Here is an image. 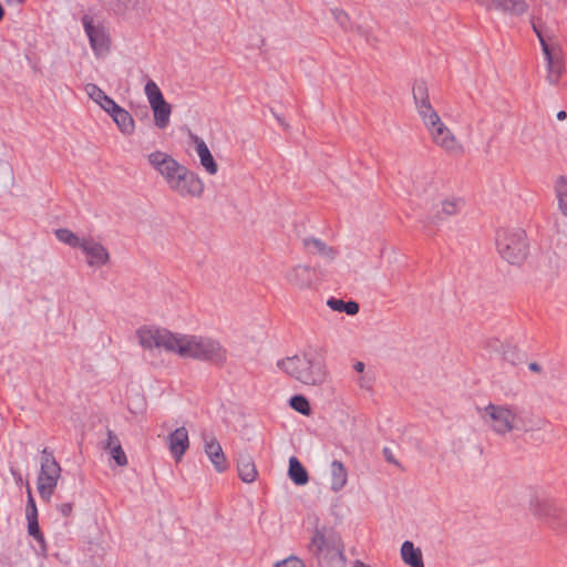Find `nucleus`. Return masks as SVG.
<instances>
[{
	"instance_id": "6ab92c4d",
	"label": "nucleus",
	"mask_w": 567,
	"mask_h": 567,
	"mask_svg": "<svg viewBox=\"0 0 567 567\" xmlns=\"http://www.w3.org/2000/svg\"><path fill=\"white\" fill-rule=\"evenodd\" d=\"M196 148V153L199 157L200 165L205 168L206 173L209 175H215L218 171L217 163L215 162L208 146L197 135H190Z\"/></svg>"
},
{
	"instance_id": "423d86ee",
	"label": "nucleus",
	"mask_w": 567,
	"mask_h": 567,
	"mask_svg": "<svg viewBox=\"0 0 567 567\" xmlns=\"http://www.w3.org/2000/svg\"><path fill=\"white\" fill-rule=\"evenodd\" d=\"M497 251L512 265H520L528 256V240L522 228H502L496 236Z\"/></svg>"
},
{
	"instance_id": "f3484780",
	"label": "nucleus",
	"mask_w": 567,
	"mask_h": 567,
	"mask_svg": "<svg viewBox=\"0 0 567 567\" xmlns=\"http://www.w3.org/2000/svg\"><path fill=\"white\" fill-rule=\"evenodd\" d=\"M302 246L307 254L313 257H318L322 259L324 262L334 261L339 255L338 250L334 247L315 237L305 238L302 241Z\"/></svg>"
},
{
	"instance_id": "ea45409f",
	"label": "nucleus",
	"mask_w": 567,
	"mask_h": 567,
	"mask_svg": "<svg viewBox=\"0 0 567 567\" xmlns=\"http://www.w3.org/2000/svg\"><path fill=\"white\" fill-rule=\"evenodd\" d=\"M59 512L62 514V516L68 517L71 515L73 511V506L70 503H63L59 506Z\"/></svg>"
},
{
	"instance_id": "e433bc0d",
	"label": "nucleus",
	"mask_w": 567,
	"mask_h": 567,
	"mask_svg": "<svg viewBox=\"0 0 567 567\" xmlns=\"http://www.w3.org/2000/svg\"><path fill=\"white\" fill-rule=\"evenodd\" d=\"M272 567H306L303 560L298 556L291 555L274 564Z\"/></svg>"
},
{
	"instance_id": "393cba45",
	"label": "nucleus",
	"mask_w": 567,
	"mask_h": 567,
	"mask_svg": "<svg viewBox=\"0 0 567 567\" xmlns=\"http://www.w3.org/2000/svg\"><path fill=\"white\" fill-rule=\"evenodd\" d=\"M330 483L333 492H340L348 483V471L340 461L334 460L330 465Z\"/></svg>"
},
{
	"instance_id": "a211bd4d",
	"label": "nucleus",
	"mask_w": 567,
	"mask_h": 567,
	"mask_svg": "<svg viewBox=\"0 0 567 567\" xmlns=\"http://www.w3.org/2000/svg\"><path fill=\"white\" fill-rule=\"evenodd\" d=\"M204 451L218 473H223L227 470L228 463L221 445L216 437L209 436L205 439Z\"/></svg>"
},
{
	"instance_id": "37998d69",
	"label": "nucleus",
	"mask_w": 567,
	"mask_h": 567,
	"mask_svg": "<svg viewBox=\"0 0 567 567\" xmlns=\"http://www.w3.org/2000/svg\"><path fill=\"white\" fill-rule=\"evenodd\" d=\"M529 370L532 371H535V372H539L540 368L537 363L533 362L529 364Z\"/></svg>"
},
{
	"instance_id": "a19ab883",
	"label": "nucleus",
	"mask_w": 567,
	"mask_h": 567,
	"mask_svg": "<svg viewBox=\"0 0 567 567\" xmlns=\"http://www.w3.org/2000/svg\"><path fill=\"white\" fill-rule=\"evenodd\" d=\"M353 368H354V370H355L357 372H363V370H364V363H363V362H361V361H358V362H355V363H354Z\"/></svg>"
},
{
	"instance_id": "0eeeda50",
	"label": "nucleus",
	"mask_w": 567,
	"mask_h": 567,
	"mask_svg": "<svg viewBox=\"0 0 567 567\" xmlns=\"http://www.w3.org/2000/svg\"><path fill=\"white\" fill-rule=\"evenodd\" d=\"M61 478V467L50 453L43 452L40 463V472L37 480V487L41 498L49 502Z\"/></svg>"
},
{
	"instance_id": "9d476101",
	"label": "nucleus",
	"mask_w": 567,
	"mask_h": 567,
	"mask_svg": "<svg viewBox=\"0 0 567 567\" xmlns=\"http://www.w3.org/2000/svg\"><path fill=\"white\" fill-rule=\"evenodd\" d=\"M543 53L546 61V80L551 85H557L565 71V56L560 44L543 42Z\"/></svg>"
},
{
	"instance_id": "39448f33",
	"label": "nucleus",
	"mask_w": 567,
	"mask_h": 567,
	"mask_svg": "<svg viewBox=\"0 0 567 567\" xmlns=\"http://www.w3.org/2000/svg\"><path fill=\"white\" fill-rule=\"evenodd\" d=\"M480 415L488 430L497 436H506L519 429L520 416L515 405L489 402Z\"/></svg>"
},
{
	"instance_id": "f704fd0d",
	"label": "nucleus",
	"mask_w": 567,
	"mask_h": 567,
	"mask_svg": "<svg viewBox=\"0 0 567 567\" xmlns=\"http://www.w3.org/2000/svg\"><path fill=\"white\" fill-rule=\"evenodd\" d=\"M27 520H28L29 535L32 536L34 539H37L40 543L42 549H45L47 544H45L44 536H43L42 532L40 530L38 517H27Z\"/></svg>"
},
{
	"instance_id": "f8f14e48",
	"label": "nucleus",
	"mask_w": 567,
	"mask_h": 567,
	"mask_svg": "<svg viewBox=\"0 0 567 567\" xmlns=\"http://www.w3.org/2000/svg\"><path fill=\"white\" fill-rule=\"evenodd\" d=\"M284 278L289 287L299 291L313 288L316 281L313 269L305 264H297L288 268Z\"/></svg>"
},
{
	"instance_id": "20e7f679",
	"label": "nucleus",
	"mask_w": 567,
	"mask_h": 567,
	"mask_svg": "<svg viewBox=\"0 0 567 567\" xmlns=\"http://www.w3.org/2000/svg\"><path fill=\"white\" fill-rule=\"evenodd\" d=\"M308 549L327 566L342 567L344 564L342 542L326 526H316Z\"/></svg>"
},
{
	"instance_id": "c9c22d12",
	"label": "nucleus",
	"mask_w": 567,
	"mask_h": 567,
	"mask_svg": "<svg viewBox=\"0 0 567 567\" xmlns=\"http://www.w3.org/2000/svg\"><path fill=\"white\" fill-rule=\"evenodd\" d=\"M290 406L302 415H309L311 412L309 401L303 395L292 396L290 399Z\"/></svg>"
},
{
	"instance_id": "79ce46f5",
	"label": "nucleus",
	"mask_w": 567,
	"mask_h": 567,
	"mask_svg": "<svg viewBox=\"0 0 567 567\" xmlns=\"http://www.w3.org/2000/svg\"><path fill=\"white\" fill-rule=\"evenodd\" d=\"M556 116L559 121H563L567 117V113L565 111H559Z\"/></svg>"
},
{
	"instance_id": "9b49d317",
	"label": "nucleus",
	"mask_w": 567,
	"mask_h": 567,
	"mask_svg": "<svg viewBox=\"0 0 567 567\" xmlns=\"http://www.w3.org/2000/svg\"><path fill=\"white\" fill-rule=\"evenodd\" d=\"M80 250L84 256L85 264L92 269H101L111 261L109 249L91 236H83Z\"/></svg>"
},
{
	"instance_id": "a878e982",
	"label": "nucleus",
	"mask_w": 567,
	"mask_h": 567,
	"mask_svg": "<svg viewBox=\"0 0 567 567\" xmlns=\"http://www.w3.org/2000/svg\"><path fill=\"white\" fill-rule=\"evenodd\" d=\"M288 476L296 485L299 486L306 485L309 482L307 470L296 456H291L289 458Z\"/></svg>"
},
{
	"instance_id": "412c9836",
	"label": "nucleus",
	"mask_w": 567,
	"mask_h": 567,
	"mask_svg": "<svg viewBox=\"0 0 567 567\" xmlns=\"http://www.w3.org/2000/svg\"><path fill=\"white\" fill-rule=\"evenodd\" d=\"M237 471L240 480L245 483H252L258 476L255 462L249 454H240L237 462Z\"/></svg>"
},
{
	"instance_id": "cd10ccee",
	"label": "nucleus",
	"mask_w": 567,
	"mask_h": 567,
	"mask_svg": "<svg viewBox=\"0 0 567 567\" xmlns=\"http://www.w3.org/2000/svg\"><path fill=\"white\" fill-rule=\"evenodd\" d=\"M327 306L337 312H346L349 316H355L359 312V305L355 301H343L337 298H329Z\"/></svg>"
},
{
	"instance_id": "aec40b11",
	"label": "nucleus",
	"mask_w": 567,
	"mask_h": 567,
	"mask_svg": "<svg viewBox=\"0 0 567 567\" xmlns=\"http://www.w3.org/2000/svg\"><path fill=\"white\" fill-rule=\"evenodd\" d=\"M113 118L118 130L125 135H132L135 131V122L132 115L117 103L107 113Z\"/></svg>"
},
{
	"instance_id": "58836bf2",
	"label": "nucleus",
	"mask_w": 567,
	"mask_h": 567,
	"mask_svg": "<svg viewBox=\"0 0 567 567\" xmlns=\"http://www.w3.org/2000/svg\"><path fill=\"white\" fill-rule=\"evenodd\" d=\"M534 31L539 40L540 47L543 48V42L548 44H560L557 38L553 34H544L539 29L534 27Z\"/></svg>"
},
{
	"instance_id": "f257e3e1",
	"label": "nucleus",
	"mask_w": 567,
	"mask_h": 567,
	"mask_svg": "<svg viewBox=\"0 0 567 567\" xmlns=\"http://www.w3.org/2000/svg\"><path fill=\"white\" fill-rule=\"evenodd\" d=\"M135 334L144 350H162L182 359L218 364L227 359L226 349L212 337L175 332L157 326H143L136 330Z\"/></svg>"
},
{
	"instance_id": "b1692460",
	"label": "nucleus",
	"mask_w": 567,
	"mask_h": 567,
	"mask_svg": "<svg viewBox=\"0 0 567 567\" xmlns=\"http://www.w3.org/2000/svg\"><path fill=\"white\" fill-rule=\"evenodd\" d=\"M401 558L410 567H424L422 551L410 540L401 546Z\"/></svg>"
},
{
	"instance_id": "c85d7f7f",
	"label": "nucleus",
	"mask_w": 567,
	"mask_h": 567,
	"mask_svg": "<svg viewBox=\"0 0 567 567\" xmlns=\"http://www.w3.org/2000/svg\"><path fill=\"white\" fill-rule=\"evenodd\" d=\"M351 32L357 33L370 47H377L380 42L378 32L372 25L355 24Z\"/></svg>"
},
{
	"instance_id": "c756f323",
	"label": "nucleus",
	"mask_w": 567,
	"mask_h": 567,
	"mask_svg": "<svg viewBox=\"0 0 567 567\" xmlns=\"http://www.w3.org/2000/svg\"><path fill=\"white\" fill-rule=\"evenodd\" d=\"M55 237L59 241L72 247V248H79L82 245L83 236L80 237L72 230L68 228H60L55 230Z\"/></svg>"
},
{
	"instance_id": "4be33fe9",
	"label": "nucleus",
	"mask_w": 567,
	"mask_h": 567,
	"mask_svg": "<svg viewBox=\"0 0 567 567\" xmlns=\"http://www.w3.org/2000/svg\"><path fill=\"white\" fill-rule=\"evenodd\" d=\"M85 92L89 97L100 105L106 113L114 109L116 102L111 99L106 93L96 84L89 83L85 85Z\"/></svg>"
},
{
	"instance_id": "7ed1b4c3",
	"label": "nucleus",
	"mask_w": 567,
	"mask_h": 567,
	"mask_svg": "<svg viewBox=\"0 0 567 567\" xmlns=\"http://www.w3.org/2000/svg\"><path fill=\"white\" fill-rule=\"evenodd\" d=\"M276 365L281 372L305 385H322L329 377L324 360L312 353L285 357L279 359Z\"/></svg>"
},
{
	"instance_id": "473e14b6",
	"label": "nucleus",
	"mask_w": 567,
	"mask_h": 567,
	"mask_svg": "<svg viewBox=\"0 0 567 567\" xmlns=\"http://www.w3.org/2000/svg\"><path fill=\"white\" fill-rule=\"evenodd\" d=\"M331 16L334 20V22L346 32H350L353 29V24L351 22V19L349 14L339 8H334L331 10Z\"/></svg>"
},
{
	"instance_id": "c03bdc74",
	"label": "nucleus",
	"mask_w": 567,
	"mask_h": 567,
	"mask_svg": "<svg viewBox=\"0 0 567 567\" xmlns=\"http://www.w3.org/2000/svg\"><path fill=\"white\" fill-rule=\"evenodd\" d=\"M352 567H369V566L367 564H364L363 561H361V560H355L353 563Z\"/></svg>"
},
{
	"instance_id": "4468645a",
	"label": "nucleus",
	"mask_w": 567,
	"mask_h": 567,
	"mask_svg": "<svg viewBox=\"0 0 567 567\" xmlns=\"http://www.w3.org/2000/svg\"><path fill=\"white\" fill-rule=\"evenodd\" d=\"M150 163L165 177H185L186 168L179 165L171 155L164 152H154L148 156Z\"/></svg>"
},
{
	"instance_id": "5701e85b",
	"label": "nucleus",
	"mask_w": 567,
	"mask_h": 567,
	"mask_svg": "<svg viewBox=\"0 0 567 567\" xmlns=\"http://www.w3.org/2000/svg\"><path fill=\"white\" fill-rule=\"evenodd\" d=\"M106 450L118 466H126L128 461L121 441L112 431L107 432Z\"/></svg>"
},
{
	"instance_id": "bb28decb",
	"label": "nucleus",
	"mask_w": 567,
	"mask_h": 567,
	"mask_svg": "<svg viewBox=\"0 0 567 567\" xmlns=\"http://www.w3.org/2000/svg\"><path fill=\"white\" fill-rule=\"evenodd\" d=\"M151 109L154 114L155 125L158 128H165L168 125L171 118V105L164 100L161 103L151 105Z\"/></svg>"
},
{
	"instance_id": "72a5a7b5",
	"label": "nucleus",
	"mask_w": 567,
	"mask_h": 567,
	"mask_svg": "<svg viewBox=\"0 0 567 567\" xmlns=\"http://www.w3.org/2000/svg\"><path fill=\"white\" fill-rule=\"evenodd\" d=\"M144 92L150 103V106L156 103H161L165 100L158 85L152 80L147 81V83L145 84Z\"/></svg>"
},
{
	"instance_id": "f03ea898",
	"label": "nucleus",
	"mask_w": 567,
	"mask_h": 567,
	"mask_svg": "<svg viewBox=\"0 0 567 567\" xmlns=\"http://www.w3.org/2000/svg\"><path fill=\"white\" fill-rule=\"evenodd\" d=\"M413 96L417 115L425 127L431 143L450 156H461L465 145L457 134L443 121L432 106L424 84L413 87Z\"/></svg>"
},
{
	"instance_id": "6e6552de",
	"label": "nucleus",
	"mask_w": 567,
	"mask_h": 567,
	"mask_svg": "<svg viewBox=\"0 0 567 567\" xmlns=\"http://www.w3.org/2000/svg\"><path fill=\"white\" fill-rule=\"evenodd\" d=\"M528 512L533 517L553 528L556 527L560 516V508L556 501L540 491L532 493L528 501Z\"/></svg>"
},
{
	"instance_id": "dca6fc26",
	"label": "nucleus",
	"mask_w": 567,
	"mask_h": 567,
	"mask_svg": "<svg viewBox=\"0 0 567 567\" xmlns=\"http://www.w3.org/2000/svg\"><path fill=\"white\" fill-rule=\"evenodd\" d=\"M168 188L182 198L200 197L205 186L202 179H166Z\"/></svg>"
},
{
	"instance_id": "7c9ffc66",
	"label": "nucleus",
	"mask_w": 567,
	"mask_h": 567,
	"mask_svg": "<svg viewBox=\"0 0 567 567\" xmlns=\"http://www.w3.org/2000/svg\"><path fill=\"white\" fill-rule=\"evenodd\" d=\"M463 200L461 198H449L441 203V214L444 217H450L458 214L463 207Z\"/></svg>"
},
{
	"instance_id": "a18cd8bd",
	"label": "nucleus",
	"mask_w": 567,
	"mask_h": 567,
	"mask_svg": "<svg viewBox=\"0 0 567 567\" xmlns=\"http://www.w3.org/2000/svg\"><path fill=\"white\" fill-rule=\"evenodd\" d=\"M8 2H13V3H17V4H21L24 2V0H7Z\"/></svg>"
},
{
	"instance_id": "2eb2a0df",
	"label": "nucleus",
	"mask_w": 567,
	"mask_h": 567,
	"mask_svg": "<svg viewBox=\"0 0 567 567\" xmlns=\"http://www.w3.org/2000/svg\"><path fill=\"white\" fill-rule=\"evenodd\" d=\"M166 443L172 457L181 462L190 444L187 429L185 426L175 429L168 434Z\"/></svg>"
},
{
	"instance_id": "4c0bfd02",
	"label": "nucleus",
	"mask_w": 567,
	"mask_h": 567,
	"mask_svg": "<svg viewBox=\"0 0 567 567\" xmlns=\"http://www.w3.org/2000/svg\"><path fill=\"white\" fill-rule=\"evenodd\" d=\"M27 517H38V509L34 502V498L31 494L30 486L28 485V503H27V511H25Z\"/></svg>"
},
{
	"instance_id": "2f4dec72",
	"label": "nucleus",
	"mask_w": 567,
	"mask_h": 567,
	"mask_svg": "<svg viewBox=\"0 0 567 567\" xmlns=\"http://www.w3.org/2000/svg\"><path fill=\"white\" fill-rule=\"evenodd\" d=\"M555 192L559 209L567 217V179H558Z\"/></svg>"
},
{
	"instance_id": "1a4fd4ad",
	"label": "nucleus",
	"mask_w": 567,
	"mask_h": 567,
	"mask_svg": "<svg viewBox=\"0 0 567 567\" xmlns=\"http://www.w3.org/2000/svg\"><path fill=\"white\" fill-rule=\"evenodd\" d=\"M82 24L94 54L97 58L107 55L111 50V37L105 25L90 14L82 18Z\"/></svg>"
},
{
	"instance_id": "ddd939ff",
	"label": "nucleus",
	"mask_w": 567,
	"mask_h": 567,
	"mask_svg": "<svg viewBox=\"0 0 567 567\" xmlns=\"http://www.w3.org/2000/svg\"><path fill=\"white\" fill-rule=\"evenodd\" d=\"M487 11H495L511 17H522L529 10L526 0H476Z\"/></svg>"
}]
</instances>
